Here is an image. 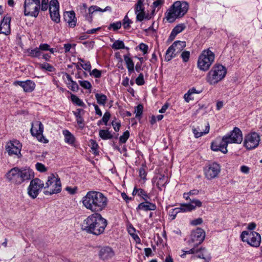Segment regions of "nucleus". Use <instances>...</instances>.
<instances>
[{
	"instance_id": "f257e3e1",
	"label": "nucleus",
	"mask_w": 262,
	"mask_h": 262,
	"mask_svg": "<svg viewBox=\"0 0 262 262\" xmlns=\"http://www.w3.org/2000/svg\"><path fill=\"white\" fill-rule=\"evenodd\" d=\"M83 206L94 213L104 210L108 205L107 197L102 192L90 191L82 199Z\"/></svg>"
},
{
	"instance_id": "f03ea898",
	"label": "nucleus",
	"mask_w": 262,
	"mask_h": 262,
	"mask_svg": "<svg viewBox=\"0 0 262 262\" xmlns=\"http://www.w3.org/2000/svg\"><path fill=\"white\" fill-rule=\"evenodd\" d=\"M107 223L100 213H93L82 222L81 229L86 233L99 235L103 233Z\"/></svg>"
},
{
	"instance_id": "7ed1b4c3",
	"label": "nucleus",
	"mask_w": 262,
	"mask_h": 262,
	"mask_svg": "<svg viewBox=\"0 0 262 262\" xmlns=\"http://www.w3.org/2000/svg\"><path fill=\"white\" fill-rule=\"evenodd\" d=\"M189 9V4L185 1H176L165 13V18L169 23H173L177 18L184 16Z\"/></svg>"
},
{
	"instance_id": "20e7f679",
	"label": "nucleus",
	"mask_w": 262,
	"mask_h": 262,
	"mask_svg": "<svg viewBox=\"0 0 262 262\" xmlns=\"http://www.w3.org/2000/svg\"><path fill=\"white\" fill-rule=\"evenodd\" d=\"M49 7V0H25L24 12L25 16L36 18L40 10L46 11Z\"/></svg>"
},
{
	"instance_id": "39448f33",
	"label": "nucleus",
	"mask_w": 262,
	"mask_h": 262,
	"mask_svg": "<svg viewBox=\"0 0 262 262\" xmlns=\"http://www.w3.org/2000/svg\"><path fill=\"white\" fill-rule=\"evenodd\" d=\"M227 74L226 68L222 64H215L208 73L206 81L211 85L215 84L223 80Z\"/></svg>"
},
{
	"instance_id": "423d86ee",
	"label": "nucleus",
	"mask_w": 262,
	"mask_h": 262,
	"mask_svg": "<svg viewBox=\"0 0 262 262\" xmlns=\"http://www.w3.org/2000/svg\"><path fill=\"white\" fill-rule=\"evenodd\" d=\"M45 190L43 193L45 195H51L53 194L59 193L61 190V184L58 176L52 173L48 178V180L44 185Z\"/></svg>"
},
{
	"instance_id": "0eeeda50",
	"label": "nucleus",
	"mask_w": 262,
	"mask_h": 262,
	"mask_svg": "<svg viewBox=\"0 0 262 262\" xmlns=\"http://www.w3.org/2000/svg\"><path fill=\"white\" fill-rule=\"evenodd\" d=\"M214 54L209 49L204 50L199 56L197 66L201 71H207L214 60Z\"/></svg>"
},
{
	"instance_id": "6e6552de",
	"label": "nucleus",
	"mask_w": 262,
	"mask_h": 262,
	"mask_svg": "<svg viewBox=\"0 0 262 262\" xmlns=\"http://www.w3.org/2000/svg\"><path fill=\"white\" fill-rule=\"evenodd\" d=\"M241 237L244 242H247L252 247H258L261 242L260 234L254 231H244L242 232Z\"/></svg>"
},
{
	"instance_id": "1a4fd4ad",
	"label": "nucleus",
	"mask_w": 262,
	"mask_h": 262,
	"mask_svg": "<svg viewBox=\"0 0 262 262\" xmlns=\"http://www.w3.org/2000/svg\"><path fill=\"white\" fill-rule=\"evenodd\" d=\"M44 188V183L38 178L32 179L28 187V195L32 199H35L38 196L39 192Z\"/></svg>"
},
{
	"instance_id": "9d476101",
	"label": "nucleus",
	"mask_w": 262,
	"mask_h": 262,
	"mask_svg": "<svg viewBox=\"0 0 262 262\" xmlns=\"http://www.w3.org/2000/svg\"><path fill=\"white\" fill-rule=\"evenodd\" d=\"M221 172V166L216 162L211 163L204 168V173L207 180L217 178Z\"/></svg>"
},
{
	"instance_id": "9b49d317",
	"label": "nucleus",
	"mask_w": 262,
	"mask_h": 262,
	"mask_svg": "<svg viewBox=\"0 0 262 262\" xmlns=\"http://www.w3.org/2000/svg\"><path fill=\"white\" fill-rule=\"evenodd\" d=\"M30 132L32 136H35L41 142L47 143L48 140L43 136V125L39 121H34L32 123Z\"/></svg>"
},
{
	"instance_id": "f8f14e48",
	"label": "nucleus",
	"mask_w": 262,
	"mask_h": 262,
	"mask_svg": "<svg viewBox=\"0 0 262 262\" xmlns=\"http://www.w3.org/2000/svg\"><path fill=\"white\" fill-rule=\"evenodd\" d=\"M228 144L227 138L224 136L222 139L220 137L216 138L211 143V148L213 151H221L224 154H226L228 151L227 147Z\"/></svg>"
},
{
	"instance_id": "ddd939ff",
	"label": "nucleus",
	"mask_w": 262,
	"mask_h": 262,
	"mask_svg": "<svg viewBox=\"0 0 262 262\" xmlns=\"http://www.w3.org/2000/svg\"><path fill=\"white\" fill-rule=\"evenodd\" d=\"M259 141V136L256 133H252L245 137L244 145L247 149H252L258 145Z\"/></svg>"
},
{
	"instance_id": "4468645a",
	"label": "nucleus",
	"mask_w": 262,
	"mask_h": 262,
	"mask_svg": "<svg viewBox=\"0 0 262 262\" xmlns=\"http://www.w3.org/2000/svg\"><path fill=\"white\" fill-rule=\"evenodd\" d=\"M227 140L230 143L240 144L243 141V136L241 130L237 127H234L229 134L224 136Z\"/></svg>"
},
{
	"instance_id": "2eb2a0df",
	"label": "nucleus",
	"mask_w": 262,
	"mask_h": 262,
	"mask_svg": "<svg viewBox=\"0 0 262 262\" xmlns=\"http://www.w3.org/2000/svg\"><path fill=\"white\" fill-rule=\"evenodd\" d=\"M21 169L18 167L12 168L7 174V178L16 184L23 183Z\"/></svg>"
},
{
	"instance_id": "dca6fc26",
	"label": "nucleus",
	"mask_w": 262,
	"mask_h": 262,
	"mask_svg": "<svg viewBox=\"0 0 262 262\" xmlns=\"http://www.w3.org/2000/svg\"><path fill=\"white\" fill-rule=\"evenodd\" d=\"M21 146V143L18 141H11L7 143L6 149L10 156L18 155L20 154Z\"/></svg>"
},
{
	"instance_id": "f3484780",
	"label": "nucleus",
	"mask_w": 262,
	"mask_h": 262,
	"mask_svg": "<svg viewBox=\"0 0 262 262\" xmlns=\"http://www.w3.org/2000/svg\"><path fill=\"white\" fill-rule=\"evenodd\" d=\"M191 242L197 246L201 244L205 238V232L201 228L193 231L191 234Z\"/></svg>"
},
{
	"instance_id": "a211bd4d",
	"label": "nucleus",
	"mask_w": 262,
	"mask_h": 262,
	"mask_svg": "<svg viewBox=\"0 0 262 262\" xmlns=\"http://www.w3.org/2000/svg\"><path fill=\"white\" fill-rule=\"evenodd\" d=\"M13 84L15 85H19L24 90L26 93H31L33 92L35 88V83L31 80L26 81H16L14 82Z\"/></svg>"
},
{
	"instance_id": "6ab92c4d",
	"label": "nucleus",
	"mask_w": 262,
	"mask_h": 262,
	"mask_svg": "<svg viewBox=\"0 0 262 262\" xmlns=\"http://www.w3.org/2000/svg\"><path fill=\"white\" fill-rule=\"evenodd\" d=\"M11 18L9 16H5L1 21L0 24V34L8 35L11 33L10 22Z\"/></svg>"
},
{
	"instance_id": "aec40b11",
	"label": "nucleus",
	"mask_w": 262,
	"mask_h": 262,
	"mask_svg": "<svg viewBox=\"0 0 262 262\" xmlns=\"http://www.w3.org/2000/svg\"><path fill=\"white\" fill-rule=\"evenodd\" d=\"M114 254L115 253L112 248L108 246L101 248L98 254L99 258L103 260L112 258Z\"/></svg>"
},
{
	"instance_id": "412c9836",
	"label": "nucleus",
	"mask_w": 262,
	"mask_h": 262,
	"mask_svg": "<svg viewBox=\"0 0 262 262\" xmlns=\"http://www.w3.org/2000/svg\"><path fill=\"white\" fill-rule=\"evenodd\" d=\"M135 12L137 14V19L140 21H142L145 15L143 0L138 1L135 8Z\"/></svg>"
},
{
	"instance_id": "4be33fe9",
	"label": "nucleus",
	"mask_w": 262,
	"mask_h": 262,
	"mask_svg": "<svg viewBox=\"0 0 262 262\" xmlns=\"http://www.w3.org/2000/svg\"><path fill=\"white\" fill-rule=\"evenodd\" d=\"M64 19L70 27L74 28L76 25V18L73 11H68L64 14Z\"/></svg>"
},
{
	"instance_id": "5701e85b",
	"label": "nucleus",
	"mask_w": 262,
	"mask_h": 262,
	"mask_svg": "<svg viewBox=\"0 0 262 262\" xmlns=\"http://www.w3.org/2000/svg\"><path fill=\"white\" fill-rule=\"evenodd\" d=\"M186 43L185 41H176L170 47L174 51V52L178 55L185 48Z\"/></svg>"
},
{
	"instance_id": "b1692460",
	"label": "nucleus",
	"mask_w": 262,
	"mask_h": 262,
	"mask_svg": "<svg viewBox=\"0 0 262 262\" xmlns=\"http://www.w3.org/2000/svg\"><path fill=\"white\" fill-rule=\"evenodd\" d=\"M156 209V205L155 204L148 202L147 200L145 202L139 204L137 209L143 210L144 211L155 210Z\"/></svg>"
},
{
	"instance_id": "393cba45",
	"label": "nucleus",
	"mask_w": 262,
	"mask_h": 262,
	"mask_svg": "<svg viewBox=\"0 0 262 262\" xmlns=\"http://www.w3.org/2000/svg\"><path fill=\"white\" fill-rule=\"evenodd\" d=\"M62 134L64 136V141L66 143L72 146L74 145L75 138L70 132L67 129L63 130L62 131Z\"/></svg>"
},
{
	"instance_id": "a878e982",
	"label": "nucleus",
	"mask_w": 262,
	"mask_h": 262,
	"mask_svg": "<svg viewBox=\"0 0 262 262\" xmlns=\"http://www.w3.org/2000/svg\"><path fill=\"white\" fill-rule=\"evenodd\" d=\"M21 176L23 183L25 181H29L34 177L33 171L30 168L21 169Z\"/></svg>"
},
{
	"instance_id": "bb28decb",
	"label": "nucleus",
	"mask_w": 262,
	"mask_h": 262,
	"mask_svg": "<svg viewBox=\"0 0 262 262\" xmlns=\"http://www.w3.org/2000/svg\"><path fill=\"white\" fill-rule=\"evenodd\" d=\"M209 124L208 123H207L206 125L205 126V129L203 132H202L200 127L195 128L193 127L192 128V132L194 134V135L196 138H198L204 135H206L208 134L209 132Z\"/></svg>"
},
{
	"instance_id": "cd10ccee",
	"label": "nucleus",
	"mask_w": 262,
	"mask_h": 262,
	"mask_svg": "<svg viewBox=\"0 0 262 262\" xmlns=\"http://www.w3.org/2000/svg\"><path fill=\"white\" fill-rule=\"evenodd\" d=\"M185 28L186 26L184 24L177 25L172 30L169 37L171 39H173L179 33L182 32Z\"/></svg>"
},
{
	"instance_id": "c85d7f7f",
	"label": "nucleus",
	"mask_w": 262,
	"mask_h": 262,
	"mask_svg": "<svg viewBox=\"0 0 262 262\" xmlns=\"http://www.w3.org/2000/svg\"><path fill=\"white\" fill-rule=\"evenodd\" d=\"M157 182L156 185L159 189H161L168 182V177L163 174H160L157 176Z\"/></svg>"
},
{
	"instance_id": "c756f323",
	"label": "nucleus",
	"mask_w": 262,
	"mask_h": 262,
	"mask_svg": "<svg viewBox=\"0 0 262 262\" xmlns=\"http://www.w3.org/2000/svg\"><path fill=\"white\" fill-rule=\"evenodd\" d=\"M123 57L128 72L130 74L134 71V63L132 58L129 57V54L125 55L123 56Z\"/></svg>"
},
{
	"instance_id": "7c9ffc66",
	"label": "nucleus",
	"mask_w": 262,
	"mask_h": 262,
	"mask_svg": "<svg viewBox=\"0 0 262 262\" xmlns=\"http://www.w3.org/2000/svg\"><path fill=\"white\" fill-rule=\"evenodd\" d=\"M201 91H197L194 88H192L190 89L187 93L184 95V99L187 102H189L190 100H192L194 99V97H193V95L194 94H199Z\"/></svg>"
},
{
	"instance_id": "2f4dec72",
	"label": "nucleus",
	"mask_w": 262,
	"mask_h": 262,
	"mask_svg": "<svg viewBox=\"0 0 262 262\" xmlns=\"http://www.w3.org/2000/svg\"><path fill=\"white\" fill-rule=\"evenodd\" d=\"M50 13L53 12H58L59 9V4L57 0H51L49 4Z\"/></svg>"
},
{
	"instance_id": "473e14b6",
	"label": "nucleus",
	"mask_w": 262,
	"mask_h": 262,
	"mask_svg": "<svg viewBox=\"0 0 262 262\" xmlns=\"http://www.w3.org/2000/svg\"><path fill=\"white\" fill-rule=\"evenodd\" d=\"M27 53L29 56L33 58H39L42 55L41 52L37 47L32 49H28Z\"/></svg>"
},
{
	"instance_id": "72a5a7b5",
	"label": "nucleus",
	"mask_w": 262,
	"mask_h": 262,
	"mask_svg": "<svg viewBox=\"0 0 262 262\" xmlns=\"http://www.w3.org/2000/svg\"><path fill=\"white\" fill-rule=\"evenodd\" d=\"M88 10L89 13L93 14V13L96 11L105 12L106 11H111V8L110 6H107L104 9H102L97 6H92L89 8Z\"/></svg>"
},
{
	"instance_id": "f704fd0d",
	"label": "nucleus",
	"mask_w": 262,
	"mask_h": 262,
	"mask_svg": "<svg viewBox=\"0 0 262 262\" xmlns=\"http://www.w3.org/2000/svg\"><path fill=\"white\" fill-rule=\"evenodd\" d=\"M99 135L103 140L111 139L113 137V136L108 130L101 129L99 131Z\"/></svg>"
},
{
	"instance_id": "c9c22d12",
	"label": "nucleus",
	"mask_w": 262,
	"mask_h": 262,
	"mask_svg": "<svg viewBox=\"0 0 262 262\" xmlns=\"http://www.w3.org/2000/svg\"><path fill=\"white\" fill-rule=\"evenodd\" d=\"M95 98L98 104L104 106L105 105L107 97L105 95L97 93L95 94Z\"/></svg>"
},
{
	"instance_id": "e433bc0d",
	"label": "nucleus",
	"mask_w": 262,
	"mask_h": 262,
	"mask_svg": "<svg viewBox=\"0 0 262 262\" xmlns=\"http://www.w3.org/2000/svg\"><path fill=\"white\" fill-rule=\"evenodd\" d=\"M177 54L174 52V51L169 47L167 50L165 55V60L168 61H170L172 58L175 57L177 56Z\"/></svg>"
},
{
	"instance_id": "4c0bfd02",
	"label": "nucleus",
	"mask_w": 262,
	"mask_h": 262,
	"mask_svg": "<svg viewBox=\"0 0 262 262\" xmlns=\"http://www.w3.org/2000/svg\"><path fill=\"white\" fill-rule=\"evenodd\" d=\"M179 208L180 211L183 212L191 211L194 210L193 206L189 203L182 204Z\"/></svg>"
},
{
	"instance_id": "58836bf2",
	"label": "nucleus",
	"mask_w": 262,
	"mask_h": 262,
	"mask_svg": "<svg viewBox=\"0 0 262 262\" xmlns=\"http://www.w3.org/2000/svg\"><path fill=\"white\" fill-rule=\"evenodd\" d=\"M71 101L77 105L80 106H84V103L77 96L72 94L71 95Z\"/></svg>"
},
{
	"instance_id": "ea45409f",
	"label": "nucleus",
	"mask_w": 262,
	"mask_h": 262,
	"mask_svg": "<svg viewBox=\"0 0 262 262\" xmlns=\"http://www.w3.org/2000/svg\"><path fill=\"white\" fill-rule=\"evenodd\" d=\"M112 48L115 50H119L125 48V46L122 41L116 40L113 43Z\"/></svg>"
},
{
	"instance_id": "a19ab883",
	"label": "nucleus",
	"mask_w": 262,
	"mask_h": 262,
	"mask_svg": "<svg viewBox=\"0 0 262 262\" xmlns=\"http://www.w3.org/2000/svg\"><path fill=\"white\" fill-rule=\"evenodd\" d=\"M143 111V106L142 104H139L136 107L135 110V113L136 114V118H140L142 113Z\"/></svg>"
},
{
	"instance_id": "79ce46f5",
	"label": "nucleus",
	"mask_w": 262,
	"mask_h": 262,
	"mask_svg": "<svg viewBox=\"0 0 262 262\" xmlns=\"http://www.w3.org/2000/svg\"><path fill=\"white\" fill-rule=\"evenodd\" d=\"M122 26L121 21H117L116 23H111L108 27V30H113V31H117Z\"/></svg>"
},
{
	"instance_id": "37998d69",
	"label": "nucleus",
	"mask_w": 262,
	"mask_h": 262,
	"mask_svg": "<svg viewBox=\"0 0 262 262\" xmlns=\"http://www.w3.org/2000/svg\"><path fill=\"white\" fill-rule=\"evenodd\" d=\"M39 67L41 69H45L49 72H53L54 70V68L48 63L40 64Z\"/></svg>"
},
{
	"instance_id": "c03bdc74",
	"label": "nucleus",
	"mask_w": 262,
	"mask_h": 262,
	"mask_svg": "<svg viewBox=\"0 0 262 262\" xmlns=\"http://www.w3.org/2000/svg\"><path fill=\"white\" fill-rule=\"evenodd\" d=\"M67 84L68 85V88L72 91L76 92L79 89L78 85L74 81H72V82H67Z\"/></svg>"
},
{
	"instance_id": "a18cd8bd",
	"label": "nucleus",
	"mask_w": 262,
	"mask_h": 262,
	"mask_svg": "<svg viewBox=\"0 0 262 262\" xmlns=\"http://www.w3.org/2000/svg\"><path fill=\"white\" fill-rule=\"evenodd\" d=\"M50 17L52 20L55 21L56 23H58L60 22V15L59 12H53V13H50Z\"/></svg>"
},
{
	"instance_id": "49530a36",
	"label": "nucleus",
	"mask_w": 262,
	"mask_h": 262,
	"mask_svg": "<svg viewBox=\"0 0 262 262\" xmlns=\"http://www.w3.org/2000/svg\"><path fill=\"white\" fill-rule=\"evenodd\" d=\"M79 84L81 86L85 89H91L92 88V85L91 83L86 80H79Z\"/></svg>"
},
{
	"instance_id": "de8ad7c7",
	"label": "nucleus",
	"mask_w": 262,
	"mask_h": 262,
	"mask_svg": "<svg viewBox=\"0 0 262 262\" xmlns=\"http://www.w3.org/2000/svg\"><path fill=\"white\" fill-rule=\"evenodd\" d=\"M129 136V133L128 130L124 132L123 134L119 138V142L122 143H124L126 142Z\"/></svg>"
},
{
	"instance_id": "09e8293b",
	"label": "nucleus",
	"mask_w": 262,
	"mask_h": 262,
	"mask_svg": "<svg viewBox=\"0 0 262 262\" xmlns=\"http://www.w3.org/2000/svg\"><path fill=\"white\" fill-rule=\"evenodd\" d=\"M132 23V21L129 19L128 16L126 15L123 20L122 25L124 29H129L130 28V24Z\"/></svg>"
},
{
	"instance_id": "8fccbe9b",
	"label": "nucleus",
	"mask_w": 262,
	"mask_h": 262,
	"mask_svg": "<svg viewBox=\"0 0 262 262\" xmlns=\"http://www.w3.org/2000/svg\"><path fill=\"white\" fill-rule=\"evenodd\" d=\"M138 195L142 197L145 201H147L149 199L147 193L141 188H139L138 190Z\"/></svg>"
},
{
	"instance_id": "3c124183",
	"label": "nucleus",
	"mask_w": 262,
	"mask_h": 262,
	"mask_svg": "<svg viewBox=\"0 0 262 262\" xmlns=\"http://www.w3.org/2000/svg\"><path fill=\"white\" fill-rule=\"evenodd\" d=\"M179 212H181L180 208H175L169 211V215L171 217L172 220H174L176 218L177 214Z\"/></svg>"
},
{
	"instance_id": "603ef678",
	"label": "nucleus",
	"mask_w": 262,
	"mask_h": 262,
	"mask_svg": "<svg viewBox=\"0 0 262 262\" xmlns=\"http://www.w3.org/2000/svg\"><path fill=\"white\" fill-rule=\"evenodd\" d=\"M181 57L183 59V61L185 62H187L190 57V52L187 51H183L181 55Z\"/></svg>"
},
{
	"instance_id": "864d4df0",
	"label": "nucleus",
	"mask_w": 262,
	"mask_h": 262,
	"mask_svg": "<svg viewBox=\"0 0 262 262\" xmlns=\"http://www.w3.org/2000/svg\"><path fill=\"white\" fill-rule=\"evenodd\" d=\"M190 203L189 204H191L193 207L194 208V209L196 208V207H200L202 206V202L196 199H190Z\"/></svg>"
},
{
	"instance_id": "5fc2aeb1",
	"label": "nucleus",
	"mask_w": 262,
	"mask_h": 262,
	"mask_svg": "<svg viewBox=\"0 0 262 262\" xmlns=\"http://www.w3.org/2000/svg\"><path fill=\"white\" fill-rule=\"evenodd\" d=\"M35 167L38 171L41 172H45L47 170V169L45 166L41 163H37L35 164Z\"/></svg>"
},
{
	"instance_id": "6e6d98bb",
	"label": "nucleus",
	"mask_w": 262,
	"mask_h": 262,
	"mask_svg": "<svg viewBox=\"0 0 262 262\" xmlns=\"http://www.w3.org/2000/svg\"><path fill=\"white\" fill-rule=\"evenodd\" d=\"M136 83L138 85H142L144 84V76L142 73H140L139 76L136 78Z\"/></svg>"
},
{
	"instance_id": "4d7b16f0",
	"label": "nucleus",
	"mask_w": 262,
	"mask_h": 262,
	"mask_svg": "<svg viewBox=\"0 0 262 262\" xmlns=\"http://www.w3.org/2000/svg\"><path fill=\"white\" fill-rule=\"evenodd\" d=\"M199 252L200 250H198L195 247H193L188 251H185V253L182 254L181 256V257L184 258L186 254H195L199 253Z\"/></svg>"
},
{
	"instance_id": "13d9d810",
	"label": "nucleus",
	"mask_w": 262,
	"mask_h": 262,
	"mask_svg": "<svg viewBox=\"0 0 262 262\" xmlns=\"http://www.w3.org/2000/svg\"><path fill=\"white\" fill-rule=\"evenodd\" d=\"M90 75L94 76L95 78H100L101 76V72L95 69L90 73Z\"/></svg>"
},
{
	"instance_id": "bf43d9fd",
	"label": "nucleus",
	"mask_w": 262,
	"mask_h": 262,
	"mask_svg": "<svg viewBox=\"0 0 262 262\" xmlns=\"http://www.w3.org/2000/svg\"><path fill=\"white\" fill-rule=\"evenodd\" d=\"M140 50H141L144 54H146L148 51V47L145 43H141L139 45Z\"/></svg>"
},
{
	"instance_id": "052dcab7",
	"label": "nucleus",
	"mask_w": 262,
	"mask_h": 262,
	"mask_svg": "<svg viewBox=\"0 0 262 262\" xmlns=\"http://www.w3.org/2000/svg\"><path fill=\"white\" fill-rule=\"evenodd\" d=\"M111 117V114L108 112H106L102 119V121L106 125Z\"/></svg>"
},
{
	"instance_id": "680f3d73",
	"label": "nucleus",
	"mask_w": 262,
	"mask_h": 262,
	"mask_svg": "<svg viewBox=\"0 0 262 262\" xmlns=\"http://www.w3.org/2000/svg\"><path fill=\"white\" fill-rule=\"evenodd\" d=\"M139 176L142 179H146V172L143 166L139 169Z\"/></svg>"
},
{
	"instance_id": "e2e57ef3",
	"label": "nucleus",
	"mask_w": 262,
	"mask_h": 262,
	"mask_svg": "<svg viewBox=\"0 0 262 262\" xmlns=\"http://www.w3.org/2000/svg\"><path fill=\"white\" fill-rule=\"evenodd\" d=\"M80 66L85 71H90L91 66L90 62H84V63H80Z\"/></svg>"
},
{
	"instance_id": "0e129e2a",
	"label": "nucleus",
	"mask_w": 262,
	"mask_h": 262,
	"mask_svg": "<svg viewBox=\"0 0 262 262\" xmlns=\"http://www.w3.org/2000/svg\"><path fill=\"white\" fill-rule=\"evenodd\" d=\"M50 46L47 43H41L39 46L40 51H48L49 50Z\"/></svg>"
},
{
	"instance_id": "69168bd1",
	"label": "nucleus",
	"mask_w": 262,
	"mask_h": 262,
	"mask_svg": "<svg viewBox=\"0 0 262 262\" xmlns=\"http://www.w3.org/2000/svg\"><path fill=\"white\" fill-rule=\"evenodd\" d=\"M197 249L200 250V252L199 253H196L197 254L196 256L198 258L206 260V258H205V255H204V254H203V253L202 252L203 251H205V249H202V248Z\"/></svg>"
},
{
	"instance_id": "338daca9",
	"label": "nucleus",
	"mask_w": 262,
	"mask_h": 262,
	"mask_svg": "<svg viewBox=\"0 0 262 262\" xmlns=\"http://www.w3.org/2000/svg\"><path fill=\"white\" fill-rule=\"evenodd\" d=\"M76 121L78 124L79 126V127L82 128L84 126L83 125V119L82 117L76 118Z\"/></svg>"
},
{
	"instance_id": "774afa93",
	"label": "nucleus",
	"mask_w": 262,
	"mask_h": 262,
	"mask_svg": "<svg viewBox=\"0 0 262 262\" xmlns=\"http://www.w3.org/2000/svg\"><path fill=\"white\" fill-rule=\"evenodd\" d=\"M203 223V220L201 218H198L194 220L191 222V224L193 225H200Z\"/></svg>"
}]
</instances>
